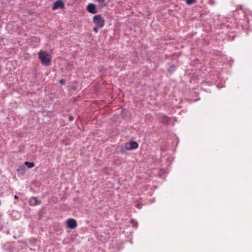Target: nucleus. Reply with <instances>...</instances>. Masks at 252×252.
<instances>
[{
  "label": "nucleus",
  "mask_w": 252,
  "mask_h": 252,
  "mask_svg": "<svg viewBox=\"0 0 252 252\" xmlns=\"http://www.w3.org/2000/svg\"><path fill=\"white\" fill-rule=\"evenodd\" d=\"M38 58L41 63L45 66H49L51 64V56L47 52L40 51L38 53Z\"/></svg>",
  "instance_id": "1"
},
{
  "label": "nucleus",
  "mask_w": 252,
  "mask_h": 252,
  "mask_svg": "<svg viewBox=\"0 0 252 252\" xmlns=\"http://www.w3.org/2000/svg\"><path fill=\"white\" fill-rule=\"evenodd\" d=\"M93 22L99 28H102L104 25V20L100 14L95 15L93 17Z\"/></svg>",
  "instance_id": "2"
},
{
  "label": "nucleus",
  "mask_w": 252,
  "mask_h": 252,
  "mask_svg": "<svg viewBox=\"0 0 252 252\" xmlns=\"http://www.w3.org/2000/svg\"><path fill=\"white\" fill-rule=\"evenodd\" d=\"M66 222L67 227L69 228L74 229L77 227V222L76 220L73 219H69L66 220Z\"/></svg>",
  "instance_id": "3"
},
{
  "label": "nucleus",
  "mask_w": 252,
  "mask_h": 252,
  "mask_svg": "<svg viewBox=\"0 0 252 252\" xmlns=\"http://www.w3.org/2000/svg\"><path fill=\"white\" fill-rule=\"evenodd\" d=\"M64 7V4L62 0H57L54 4L52 9L53 10H56L58 8L63 9Z\"/></svg>",
  "instance_id": "4"
},
{
  "label": "nucleus",
  "mask_w": 252,
  "mask_h": 252,
  "mask_svg": "<svg viewBox=\"0 0 252 252\" xmlns=\"http://www.w3.org/2000/svg\"><path fill=\"white\" fill-rule=\"evenodd\" d=\"M87 10L89 13L92 14H94L97 12L96 6L93 3H90L88 5L87 7Z\"/></svg>",
  "instance_id": "5"
},
{
  "label": "nucleus",
  "mask_w": 252,
  "mask_h": 252,
  "mask_svg": "<svg viewBox=\"0 0 252 252\" xmlns=\"http://www.w3.org/2000/svg\"><path fill=\"white\" fill-rule=\"evenodd\" d=\"M29 202L31 206H36L40 204V201H39L36 197H31Z\"/></svg>",
  "instance_id": "6"
},
{
  "label": "nucleus",
  "mask_w": 252,
  "mask_h": 252,
  "mask_svg": "<svg viewBox=\"0 0 252 252\" xmlns=\"http://www.w3.org/2000/svg\"><path fill=\"white\" fill-rule=\"evenodd\" d=\"M131 150L128 143H126L125 145L121 147L120 152L122 154H126L128 151Z\"/></svg>",
  "instance_id": "7"
},
{
  "label": "nucleus",
  "mask_w": 252,
  "mask_h": 252,
  "mask_svg": "<svg viewBox=\"0 0 252 252\" xmlns=\"http://www.w3.org/2000/svg\"><path fill=\"white\" fill-rule=\"evenodd\" d=\"M128 144L131 150L136 149L138 147V144L135 141H131L129 142H128Z\"/></svg>",
  "instance_id": "8"
},
{
  "label": "nucleus",
  "mask_w": 252,
  "mask_h": 252,
  "mask_svg": "<svg viewBox=\"0 0 252 252\" xmlns=\"http://www.w3.org/2000/svg\"><path fill=\"white\" fill-rule=\"evenodd\" d=\"M160 121L165 125H168L169 124L170 119L167 116L162 115L160 117Z\"/></svg>",
  "instance_id": "9"
},
{
  "label": "nucleus",
  "mask_w": 252,
  "mask_h": 252,
  "mask_svg": "<svg viewBox=\"0 0 252 252\" xmlns=\"http://www.w3.org/2000/svg\"><path fill=\"white\" fill-rule=\"evenodd\" d=\"M26 168L25 166L23 165H21L17 169V172L19 174H24L25 173Z\"/></svg>",
  "instance_id": "10"
},
{
  "label": "nucleus",
  "mask_w": 252,
  "mask_h": 252,
  "mask_svg": "<svg viewBox=\"0 0 252 252\" xmlns=\"http://www.w3.org/2000/svg\"><path fill=\"white\" fill-rule=\"evenodd\" d=\"M25 165L29 168H32L34 166V163L33 162L25 161Z\"/></svg>",
  "instance_id": "11"
},
{
  "label": "nucleus",
  "mask_w": 252,
  "mask_h": 252,
  "mask_svg": "<svg viewBox=\"0 0 252 252\" xmlns=\"http://www.w3.org/2000/svg\"><path fill=\"white\" fill-rule=\"evenodd\" d=\"M131 223L133 227H137L138 226L137 221L134 220H131Z\"/></svg>",
  "instance_id": "12"
},
{
  "label": "nucleus",
  "mask_w": 252,
  "mask_h": 252,
  "mask_svg": "<svg viewBox=\"0 0 252 252\" xmlns=\"http://www.w3.org/2000/svg\"><path fill=\"white\" fill-rule=\"evenodd\" d=\"M195 0H186V2L188 4H191L195 2Z\"/></svg>",
  "instance_id": "13"
},
{
  "label": "nucleus",
  "mask_w": 252,
  "mask_h": 252,
  "mask_svg": "<svg viewBox=\"0 0 252 252\" xmlns=\"http://www.w3.org/2000/svg\"><path fill=\"white\" fill-rule=\"evenodd\" d=\"M101 28H99V27H98V26H96V25H95V27H94V28L93 30H94V31L95 32L97 33V32H98V30H99V29H101Z\"/></svg>",
  "instance_id": "14"
},
{
  "label": "nucleus",
  "mask_w": 252,
  "mask_h": 252,
  "mask_svg": "<svg viewBox=\"0 0 252 252\" xmlns=\"http://www.w3.org/2000/svg\"><path fill=\"white\" fill-rule=\"evenodd\" d=\"M60 83L62 84V85H64L65 84V81L62 79H61L60 81Z\"/></svg>",
  "instance_id": "15"
},
{
  "label": "nucleus",
  "mask_w": 252,
  "mask_h": 252,
  "mask_svg": "<svg viewBox=\"0 0 252 252\" xmlns=\"http://www.w3.org/2000/svg\"><path fill=\"white\" fill-rule=\"evenodd\" d=\"M73 119H74V117H73V116H70L69 117V121H73Z\"/></svg>",
  "instance_id": "16"
},
{
  "label": "nucleus",
  "mask_w": 252,
  "mask_h": 252,
  "mask_svg": "<svg viewBox=\"0 0 252 252\" xmlns=\"http://www.w3.org/2000/svg\"><path fill=\"white\" fill-rule=\"evenodd\" d=\"M97 0L99 3H103L104 1V0Z\"/></svg>",
  "instance_id": "17"
}]
</instances>
